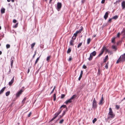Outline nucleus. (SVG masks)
Wrapping results in <instances>:
<instances>
[{"instance_id": "nucleus-39", "label": "nucleus", "mask_w": 125, "mask_h": 125, "mask_svg": "<svg viewBox=\"0 0 125 125\" xmlns=\"http://www.w3.org/2000/svg\"><path fill=\"white\" fill-rule=\"evenodd\" d=\"M116 108L117 109H118L120 108V106L119 105H116Z\"/></svg>"}, {"instance_id": "nucleus-38", "label": "nucleus", "mask_w": 125, "mask_h": 125, "mask_svg": "<svg viewBox=\"0 0 125 125\" xmlns=\"http://www.w3.org/2000/svg\"><path fill=\"white\" fill-rule=\"evenodd\" d=\"M71 51V50L70 48H69L67 51V53H70Z\"/></svg>"}, {"instance_id": "nucleus-11", "label": "nucleus", "mask_w": 125, "mask_h": 125, "mask_svg": "<svg viewBox=\"0 0 125 125\" xmlns=\"http://www.w3.org/2000/svg\"><path fill=\"white\" fill-rule=\"evenodd\" d=\"M14 76L12 79L10 81V82L9 83V86H11L12 84L13 83L14 81Z\"/></svg>"}, {"instance_id": "nucleus-10", "label": "nucleus", "mask_w": 125, "mask_h": 125, "mask_svg": "<svg viewBox=\"0 0 125 125\" xmlns=\"http://www.w3.org/2000/svg\"><path fill=\"white\" fill-rule=\"evenodd\" d=\"M109 13L108 12V11L106 12L104 16V19L105 20H106L108 16V15Z\"/></svg>"}, {"instance_id": "nucleus-26", "label": "nucleus", "mask_w": 125, "mask_h": 125, "mask_svg": "<svg viewBox=\"0 0 125 125\" xmlns=\"http://www.w3.org/2000/svg\"><path fill=\"white\" fill-rule=\"evenodd\" d=\"M93 57V56H92L91 55H90V57L88 59V60L90 61H91Z\"/></svg>"}, {"instance_id": "nucleus-61", "label": "nucleus", "mask_w": 125, "mask_h": 125, "mask_svg": "<svg viewBox=\"0 0 125 125\" xmlns=\"http://www.w3.org/2000/svg\"><path fill=\"white\" fill-rule=\"evenodd\" d=\"M54 119L53 118H52L51 120V121H53V120H54Z\"/></svg>"}, {"instance_id": "nucleus-34", "label": "nucleus", "mask_w": 125, "mask_h": 125, "mask_svg": "<svg viewBox=\"0 0 125 125\" xmlns=\"http://www.w3.org/2000/svg\"><path fill=\"white\" fill-rule=\"evenodd\" d=\"M108 62H107L105 65V68L107 69L108 68Z\"/></svg>"}, {"instance_id": "nucleus-41", "label": "nucleus", "mask_w": 125, "mask_h": 125, "mask_svg": "<svg viewBox=\"0 0 125 125\" xmlns=\"http://www.w3.org/2000/svg\"><path fill=\"white\" fill-rule=\"evenodd\" d=\"M78 34V33H77V32H76L75 33H74L73 34V35L74 36V37H76Z\"/></svg>"}, {"instance_id": "nucleus-45", "label": "nucleus", "mask_w": 125, "mask_h": 125, "mask_svg": "<svg viewBox=\"0 0 125 125\" xmlns=\"http://www.w3.org/2000/svg\"><path fill=\"white\" fill-rule=\"evenodd\" d=\"M83 74V71H81V73H80V76L82 77Z\"/></svg>"}, {"instance_id": "nucleus-30", "label": "nucleus", "mask_w": 125, "mask_h": 125, "mask_svg": "<svg viewBox=\"0 0 125 125\" xmlns=\"http://www.w3.org/2000/svg\"><path fill=\"white\" fill-rule=\"evenodd\" d=\"M51 56H49L48 57H47V59H46V60L48 61L50 59V58L51 57Z\"/></svg>"}, {"instance_id": "nucleus-40", "label": "nucleus", "mask_w": 125, "mask_h": 125, "mask_svg": "<svg viewBox=\"0 0 125 125\" xmlns=\"http://www.w3.org/2000/svg\"><path fill=\"white\" fill-rule=\"evenodd\" d=\"M65 95L64 94H62L61 96V98H63L65 96Z\"/></svg>"}, {"instance_id": "nucleus-4", "label": "nucleus", "mask_w": 125, "mask_h": 125, "mask_svg": "<svg viewBox=\"0 0 125 125\" xmlns=\"http://www.w3.org/2000/svg\"><path fill=\"white\" fill-rule=\"evenodd\" d=\"M93 108L94 109H95L96 108L97 105L95 99V98H94L92 103Z\"/></svg>"}, {"instance_id": "nucleus-19", "label": "nucleus", "mask_w": 125, "mask_h": 125, "mask_svg": "<svg viewBox=\"0 0 125 125\" xmlns=\"http://www.w3.org/2000/svg\"><path fill=\"white\" fill-rule=\"evenodd\" d=\"M5 9L4 8H2L1 9V12L2 13H3L5 12Z\"/></svg>"}, {"instance_id": "nucleus-43", "label": "nucleus", "mask_w": 125, "mask_h": 125, "mask_svg": "<svg viewBox=\"0 0 125 125\" xmlns=\"http://www.w3.org/2000/svg\"><path fill=\"white\" fill-rule=\"evenodd\" d=\"M64 121V120L63 119H62L59 122V123L60 124H62L63 121Z\"/></svg>"}, {"instance_id": "nucleus-56", "label": "nucleus", "mask_w": 125, "mask_h": 125, "mask_svg": "<svg viewBox=\"0 0 125 125\" xmlns=\"http://www.w3.org/2000/svg\"><path fill=\"white\" fill-rule=\"evenodd\" d=\"M85 0H82L81 2L82 3H83L84 2Z\"/></svg>"}, {"instance_id": "nucleus-35", "label": "nucleus", "mask_w": 125, "mask_h": 125, "mask_svg": "<svg viewBox=\"0 0 125 125\" xmlns=\"http://www.w3.org/2000/svg\"><path fill=\"white\" fill-rule=\"evenodd\" d=\"M18 23H16V24H15V25L14 26H13V27L14 28H17L18 26Z\"/></svg>"}, {"instance_id": "nucleus-44", "label": "nucleus", "mask_w": 125, "mask_h": 125, "mask_svg": "<svg viewBox=\"0 0 125 125\" xmlns=\"http://www.w3.org/2000/svg\"><path fill=\"white\" fill-rule=\"evenodd\" d=\"M100 70L99 69H98V74L99 75L100 74Z\"/></svg>"}, {"instance_id": "nucleus-24", "label": "nucleus", "mask_w": 125, "mask_h": 125, "mask_svg": "<svg viewBox=\"0 0 125 125\" xmlns=\"http://www.w3.org/2000/svg\"><path fill=\"white\" fill-rule=\"evenodd\" d=\"M53 100L55 101L56 100V94L55 93L53 95Z\"/></svg>"}, {"instance_id": "nucleus-13", "label": "nucleus", "mask_w": 125, "mask_h": 125, "mask_svg": "<svg viewBox=\"0 0 125 125\" xmlns=\"http://www.w3.org/2000/svg\"><path fill=\"white\" fill-rule=\"evenodd\" d=\"M121 5L122 9H125V1H123L121 3Z\"/></svg>"}, {"instance_id": "nucleus-32", "label": "nucleus", "mask_w": 125, "mask_h": 125, "mask_svg": "<svg viewBox=\"0 0 125 125\" xmlns=\"http://www.w3.org/2000/svg\"><path fill=\"white\" fill-rule=\"evenodd\" d=\"M115 37H114V38H112V42L113 43H115Z\"/></svg>"}, {"instance_id": "nucleus-51", "label": "nucleus", "mask_w": 125, "mask_h": 125, "mask_svg": "<svg viewBox=\"0 0 125 125\" xmlns=\"http://www.w3.org/2000/svg\"><path fill=\"white\" fill-rule=\"evenodd\" d=\"M17 22V21L15 19H14L13 20V22L14 23H16Z\"/></svg>"}, {"instance_id": "nucleus-64", "label": "nucleus", "mask_w": 125, "mask_h": 125, "mask_svg": "<svg viewBox=\"0 0 125 125\" xmlns=\"http://www.w3.org/2000/svg\"><path fill=\"white\" fill-rule=\"evenodd\" d=\"M7 1L8 2H10V0H7Z\"/></svg>"}, {"instance_id": "nucleus-58", "label": "nucleus", "mask_w": 125, "mask_h": 125, "mask_svg": "<svg viewBox=\"0 0 125 125\" xmlns=\"http://www.w3.org/2000/svg\"><path fill=\"white\" fill-rule=\"evenodd\" d=\"M30 68H28V72H27L28 73H29V72H30Z\"/></svg>"}, {"instance_id": "nucleus-2", "label": "nucleus", "mask_w": 125, "mask_h": 125, "mask_svg": "<svg viewBox=\"0 0 125 125\" xmlns=\"http://www.w3.org/2000/svg\"><path fill=\"white\" fill-rule=\"evenodd\" d=\"M125 61V53L121 55L117 60L116 63H118L120 62H123Z\"/></svg>"}, {"instance_id": "nucleus-21", "label": "nucleus", "mask_w": 125, "mask_h": 125, "mask_svg": "<svg viewBox=\"0 0 125 125\" xmlns=\"http://www.w3.org/2000/svg\"><path fill=\"white\" fill-rule=\"evenodd\" d=\"M40 56L38 57L36 59L35 63V65L38 62V61L39 60V59H40Z\"/></svg>"}, {"instance_id": "nucleus-48", "label": "nucleus", "mask_w": 125, "mask_h": 125, "mask_svg": "<svg viewBox=\"0 0 125 125\" xmlns=\"http://www.w3.org/2000/svg\"><path fill=\"white\" fill-rule=\"evenodd\" d=\"M112 19H113L112 18L110 19L108 21V22H111V21Z\"/></svg>"}, {"instance_id": "nucleus-53", "label": "nucleus", "mask_w": 125, "mask_h": 125, "mask_svg": "<svg viewBox=\"0 0 125 125\" xmlns=\"http://www.w3.org/2000/svg\"><path fill=\"white\" fill-rule=\"evenodd\" d=\"M72 60V57H70L69 58L68 60L69 61H71Z\"/></svg>"}, {"instance_id": "nucleus-17", "label": "nucleus", "mask_w": 125, "mask_h": 125, "mask_svg": "<svg viewBox=\"0 0 125 125\" xmlns=\"http://www.w3.org/2000/svg\"><path fill=\"white\" fill-rule=\"evenodd\" d=\"M67 111V110H65V111H64L63 112V113L62 116L60 115V117H62L65 114L66 112Z\"/></svg>"}, {"instance_id": "nucleus-1", "label": "nucleus", "mask_w": 125, "mask_h": 125, "mask_svg": "<svg viewBox=\"0 0 125 125\" xmlns=\"http://www.w3.org/2000/svg\"><path fill=\"white\" fill-rule=\"evenodd\" d=\"M109 112L108 115H109L107 118L108 120L110 119L111 118H114L115 116V115L113 114L112 110L111 108H109Z\"/></svg>"}, {"instance_id": "nucleus-42", "label": "nucleus", "mask_w": 125, "mask_h": 125, "mask_svg": "<svg viewBox=\"0 0 125 125\" xmlns=\"http://www.w3.org/2000/svg\"><path fill=\"white\" fill-rule=\"evenodd\" d=\"M10 47V45L9 44H7L6 45V48L8 49Z\"/></svg>"}, {"instance_id": "nucleus-54", "label": "nucleus", "mask_w": 125, "mask_h": 125, "mask_svg": "<svg viewBox=\"0 0 125 125\" xmlns=\"http://www.w3.org/2000/svg\"><path fill=\"white\" fill-rule=\"evenodd\" d=\"M82 77L80 76L78 78V80L79 81L81 79Z\"/></svg>"}, {"instance_id": "nucleus-18", "label": "nucleus", "mask_w": 125, "mask_h": 125, "mask_svg": "<svg viewBox=\"0 0 125 125\" xmlns=\"http://www.w3.org/2000/svg\"><path fill=\"white\" fill-rule=\"evenodd\" d=\"M5 88V87H3L0 91V94H1L4 91V90Z\"/></svg>"}, {"instance_id": "nucleus-57", "label": "nucleus", "mask_w": 125, "mask_h": 125, "mask_svg": "<svg viewBox=\"0 0 125 125\" xmlns=\"http://www.w3.org/2000/svg\"><path fill=\"white\" fill-rule=\"evenodd\" d=\"M54 91V90H52V91H51V92L50 93V94H51Z\"/></svg>"}, {"instance_id": "nucleus-16", "label": "nucleus", "mask_w": 125, "mask_h": 125, "mask_svg": "<svg viewBox=\"0 0 125 125\" xmlns=\"http://www.w3.org/2000/svg\"><path fill=\"white\" fill-rule=\"evenodd\" d=\"M74 42V41L72 39L71 40L70 42V45H71L73 46V43Z\"/></svg>"}, {"instance_id": "nucleus-46", "label": "nucleus", "mask_w": 125, "mask_h": 125, "mask_svg": "<svg viewBox=\"0 0 125 125\" xmlns=\"http://www.w3.org/2000/svg\"><path fill=\"white\" fill-rule=\"evenodd\" d=\"M83 68L84 69H86L87 68V67L85 65H83Z\"/></svg>"}, {"instance_id": "nucleus-28", "label": "nucleus", "mask_w": 125, "mask_h": 125, "mask_svg": "<svg viewBox=\"0 0 125 125\" xmlns=\"http://www.w3.org/2000/svg\"><path fill=\"white\" fill-rule=\"evenodd\" d=\"M10 92L8 91L6 93V96H8L10 94Z\"/></svg>"}, {"instance_id": "nucleus-22", "label": "nucleus", "mask_w": 125, "mask_h": 125, "mask_svg": "<svg viewBox=\"0 0 125 125\" xmlns=\"http://www.w3.org/2000/svg\"><path fill=\"white\" fill-rule=\"evenodd\" d=\"M62 107H63L64 108H66V110H67V106L66 105H62L61 107H60V108H62Z\"/></svg>"}, {"instance_id": "nucleus-23", "label": "nucleus", "mask_w": 125, "mask_h": 125, "mask_svg": "<svg viewBox=\"0 0 125 125\" xmlns=\"http://www.w3.org/2000/svg\"><path fill=\"white\" fill-rule=\"evenodd\" d=\"M112 48L113 49L115 50V51H116L117 50L116 46L115 45H112Z\"/></svg>"}, {"instance_id": "nucleus-37", "label": "nucleus", "mask_w": 125, "mask_h": 125, "mask_svg": "<svg viewBox=\"0 0 125 125\" xmlns=\"http://www.w3.org/2000/svg\"><path fill=\"white\" fill-rule=\"evenodd\" d=\"M26 98L25 97L23 99V100L22 101V103H23V104H24L25 101L26 100Z\"/></svg>"}, {"instance_id": "nucleus-59", "label": "nucleus", "mask_w": 125, "mask_h": 125, "mask_svg": "<svg viewBox=\"0 0 125 125\" xmlns=\"http://www.w3.org/2000/svg\"><path fill=\"white\" fill-rule=\"evenodd\" d=\"M50 0V1H49V3H51L52 1V0Z\"/></svg>"}, {"instance_id": "nucleus-14", "label": "nucleus", "mask_w": 125, "mask_h": 125, "mask_svg": "<svg viewBox=\"0 0 125 125\" xmlns=\"http://www.w3.org/2000/svg\"><path fill=\"white\" fill-rule=\"evenodd\" d=\"M96 52L95 51H94L93 52L91 53L90 54V55H91L93 56H95L96 54Z\"/></svg>"}, {"instance_id": "nucleus-6", "label": "nucleus", "mask_w": 125, "mask_h": 125, "mask_svg": "<svg viewBox=\"0 0 125 125\" xmlns=\"http://www.w3.org/2000/svg\"><path fill=\"white\" fill-rule=\"evenodd\" d=\"M22 92V90H21L19 92H17L16 94V97H19L20 95L21 94Z\"/></svg>"}, {"instance_id": "nucleus-3", "label": "nucleus", "mask_w": 125, "mask_h": 125, "mask_svg": "<svg viewBox=\"0 0 125 125\" xmlns=\"http://www.w3.org/2000/svg\"><path fill=\"white\" fill-rule=\"evenodd\" d=\"M76 97V96L75 95H73L71 97L69 100H67L65 102V103L66 104H67L69 103H71L72 102V100H73L74 98Z\"/></svg>"}, {"instance_id": "nucleus-15", "label": "nucleus", "mask_w": 125, "mask_h": 125, "mask_svg": "<svg viewBox=\"0 0 125 125\" xmlns=\"http://www.w3.org/2000/svg\"><path fill=\"white\" fill-rule=\"evenodd\" d=\"M81 29H80L79 30L77 31H76L77 32V33H80L83 30V27L81 26Z\"/></svg>"}, {"instance_id": "nucleus-25", "label": "nucleus", "mask_w": 125, "mask_h": 125, "mask_svg": "<svg viewBox=\"0 0 125 125\" xmlns=\"http://www.w3.org/2000/svg\"><path fill=\"white\" fill-rule=\"evenodd\" d=\"M35 44V43H34L31 44V48L32 49H33L34 46Z\"/></svg>"}, {"instance_id": "nucleus-29", "label": "nucleus", "mask_w": 125, "mask_h": 125, "mask_svg": "<svg viewBox=\"0 0 125 125\" xmlns=\"http://www.w3.org/2000/svg\"><path fill=\"white\" fill-rule=\"evenodd\" d=\"M91 41V39L90 38H88L87 40V44H89Z\"/></svg>"}, {"instance_id": "nucleus-5", "label": "nucleus", "mask_w": 125, "mask_h": 125, "mask_svg": "<svg viewBox=\"0 0 125 125\" xmlns=\"http://www.w3.org/2000/svg\"><path fill=\"white\" fill-rule=\"evenodd\" d=\"M62 111V109L59 110L58 112L56 113L55 114V116L53 118L54 119L57 116L61 113Z\"/></svg>"}, {"instance_id": "nucleus-50", "label": "nucleus", "mask_w": 125, "mask_h": 125, "mask_svg": "<svg viewBox=\"0 0 125 125\" xmlns=\"http://www.w3.org/2000/svg\"><path fill=\"white\" fill-rule=\"evenodd\" d=\"M31 114V112H30V113H29V114L28 115V117H29L30 116Z\"/></svg>"}, {"instance_id": "nucleus-27", "label": "nucleus", "mask_w": 125, "mask_h": 125, "mask_svg": "<svg viewBox=\"0 0 125 125\" xmlns=\"http://www.w3.org/2000/svg\"><path fill=\"white\" fill-rule=\"evenodd\" d=\"M118 16L117 15H115L112 18L113 19H116L118 18Z\"/></svg>"}, {"instance_id": "nucleus-47", "label": "nucleus", "mask_w": 125, "mask_h": 125, "mask_svg": "<svg viewBox=\"0 0 125 125\" xmlns=\"http://www.w3.org/2000/svg\"><path fill=\"white\" fill-rule=\"evenodd\" d=\"M120 33H119V32L117 34V37H120Z\"/></svg>"}, {"instance_id": "nucleus-8", "label": "nucleus", "mask_w": 125, "mask_h": 125, "mask_svg": "<svg viewBox=\"0 0 125 125\" xmlns=\"http://www.w3.org/2000/svg\"><path fill=\"white\" fill-rule=\"evenodd\" d=\"M62 6V3L60 2H58L57 4V9H60Z\"/></svg>"}, {"instance_id": "nucleus-20", "label": "nucleus", "mask_w": 125, "mask_h": 125, "mask_svg": "<svg viewBox=\"0 0 125 125\" xmlns=\"http://www.w3.org/2000/svg\"><path fill=\"white\" fill-rule=\"evenodd\" d=\"M108 55H107L105 56V59H104V63L105 62H106V60H107V59H108Z\"/></svg>"}, {"instance_id": "nucleus-49", "label": "nucleus", "mask_w": 125, "mask_h": 125, "mask_svg": "<svg viewBox=\"0 0 125 125\" xmlns=\"http://www.w3.org/2000/svg\"><path fill=\"white\" fill-rule=\"evenodd\" d=\"M105 1V0H102L101 2V3L102 4H104V3Z\"/></svg>"}, {"instance_id": "nucleus-33", "label": "nucleus", "mask_w": 125, "mask_h": 125, "mask_svg": "<svg viewBox=\"0 0 125 125\" xmlns=\"http://www.w3.org/2000/svg\"><path fill=\"white\" fill-rule=\"evenodd\" d=\"M96 121H97V119L96 118H94L93 120V123H94Z\"/></svg>"}, {"instance_id": "nucleus-52", "label": "nucleus", "mask_w": 125, "mask_h": 125, "mask_svg": "<svg viewBox=\"0 0 125 125\" xmlns=\"http://www.w3.org/2000/svg\"><path fill=\"white\" fill-rule=\"evenodd\" d=\"M76 37H74V38H73V36L72 38V39L74 41V40H75V39H76Z\"/></svg>"}, {"instance_id": "nucleus-36", "label": "nucleus", "mask_w": 125, "mask_h": 125, "mask_svg": "<svg viewBox=\"0 0 125 125\" xmlns=\"http://www.w3.org/2000/svg\"><path fill=\"white\" fill-rule=\"evenodd\" d=\"M122 0H116V2H114V4H115V3H117V2L119 3Z\"/></svg>"}, {"instance_id": "nucleus-7", "label": "nucleus", "mask_w": 125, "mask_h": 125, "mask_svg": "<svg viewBox=\"0 0 125 125\" xmlns=\"http://www.w3.org/2000/svg\"><path fill=\"white\" fill-rule=\"evenodd\" d=\"M105 47H103V49H102L101 50V52L98 55V57H100L103 53L104 50H105Z\"/></svg>"}, {"instance_id": "nucleus-63", "label": "nucleus", "mask_w": 125, "mask_h": 125, "mask_svg": "<svg viewBox=\"0 0 125 125\" xmlns=\"http://www.w3.org/2000/svg\"><path fill=\"white\" fill-rule=\"evenodd\" d=\"M11 1L12 2H14V0H11Z\"/></svg>"}, {"instance_id": "nucleus-60", "label": "nucleus", "mask_w": 125, "mask_h": 125, "mask_svg": "<svg viewBox=\"0 0 125 125\" xmlns=\"http://www.w3.org/2000/svg\"><path fill=\"white\" fill-rule=\"evenodd\" d=\"M35 54H34L33 55V57H32L33 58H34V57H35Z\"/></svg>"}, {"instance_id": "nucleus-31", "label": "nucleus", "mask_w": 125, "mask_h": 125, "mask_svg": "<svg viewBox=\"0 0 125 125\" xmlns=\"http://www.w3.org/2000/svg\"><path fill=\"white\" fill-rule=\"evenodd\" d=\"M82 44V42L79 43L78 44V45L77 46V48H79L81 46Z\"/></svg>"}, {"instance_id": "nucleus-9", "label": "nucleus", "mask_w": 125, "mask_h": 125, "mask_svg": "<svg viewBox=\"0 0 125 125\" xmlns=\"http://www.w3.org/2000/svg\"><path fill=\"white\" fill-rule=\"evenodd\" d=\"M104 100L103 97V95H102V96L101 97V100L99 102L98 104L99 105H102V104H103V101Z\"/></svg>"}, {"instance_id": "nucleus-62", "label": "nucleus", "mask_w": 125, "mask_h": 125, "mask_svg": "<svg viewBox=\"0 0 125 125\" xmlns=\"http://www.w3.org/2000/svg\"><path fill=\"white\" fill-rule=\"evenodd\" d=\"M2 52L0 51V55H1L2 54Z\"/></svg>"}, {"instance_id": "nucleus-55", "label": "nucleus", "mask_w": 125, "mask_h": 125, "mask_svg": "<svg viewBox=\"0 0 125 125\" xmlns=\"http://www.w3.org/2000/svg\"><path fill=\"white\" fill-rule=\"evenodd\" d=\"M105 50H106V52H109V51L108 50V49H106V48H105Z\"/></svg>"}, {"instance_id": "nucleus-12", "label": "nucleus", "mask_w": 125, "mask_h": 125, "mask_svg": "<svg viewBox=\"0 0 125 125\" xmlns=\"http://www.w3.org/2000/svg\"><path fill=\"white\" fill-rule=\"evenodd\" d=\"M14 56H12L11 57V66H12L13 63V62L14 61Z\"/></svg>"}]
</instances>
